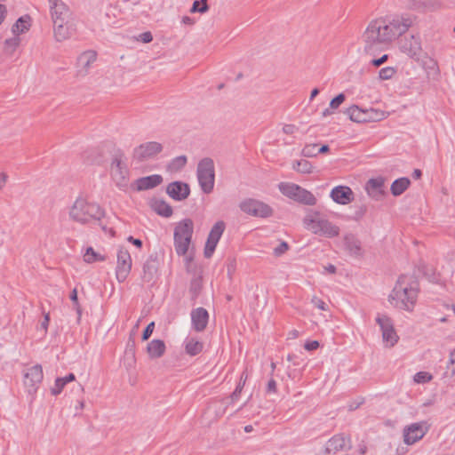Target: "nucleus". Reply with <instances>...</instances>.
Here are the masks:
<instances>
[{"instance_id": "nucleus-1", "label": "nucleus", "mask_w": 455, "mask_h": 455, "mask_svg": "<svg viewBox=\"0 0 455 455\" xmlns=\"http://www.w3.org/2000/svg\"><path fill=\"white\" fill-rule=\"evenodd\" d=\"M410 16H395L392 19L371 20L363 34L364 50L373 53L382 50L390 42L403 35L412 25Z\"/></svg>"}, {"instance_id": "nucleus-60", "label": "nucleus", "mask_w": 455, "mask_h": 455, "mask_svg": "<svg viewBox=\"0 0 455 455\" xmlns=\"http://www.w3.org/2000/svg\"><path fill=\"white\" fill-rule=\"evenodd\" d=\"M127 240L139 248L142 246V241L140 239L134 238L133 236H129L127 238Z\"/></svg>"}, {"instance_id": "nucleus-49", "label": "nucleus", "mask_w": 455, "mask_h": 455, "mask_svg": "<svg viewBox=\"0 0 455 455\" xmlns=\"http://www.w3.org/2000/svg\"><path fill=\"white\" fill-rule=\"evenodd\" d=\"M70 299L75 303V309L78 315L77 320L79 321L82 315V309L77 302V291L74 289L70 294Z\"/></svg>"}, {"instance_id": "nucleus-3", "label": "nucleus", "mask_w": 455, "mask_h": 455, "mask_svg": "<svg viewBox=\"0 0 455 455\" xmlns=\"http://www.w3.org/2000/svg\"><path fill=\"white\" fill-rule=\"evenodd\" d=\"M68 215L72 220L84 225L93 220L99 221L102 230L107 231V227L100 222L105 217V211L97 203L89 202L84 197L79 196L76 199L69 209Z\"/></svg>"}, {"instance_id": "nucleus-53", "label": "nucleus", "mask_w": 455, "mask_h": 455, "mask_svg": "<svg viewBox=\"0 0 455 455\" xmlns=\"http://www.w3.org/2000/svg\"><path fill=\"white\" fill-rule=\"evenodd\" d=\"M50 322V315L49 313L44 314V320L40 323V328L44 331V333H46L48 325Z\"/></svg>"}, {"instance_id": "nucleus-59", "label": "nucleus", "mask_w": 455, "mask_h": 455, "mask_svg": "<svg viewBox=\"0 0 455 455\" xmlns=\"http://www.w3.org/2000/svg\"><path fill=\"white\" fill-rule=\"evenodd\" d=\"M8 180V176L4 172L0 173V190L4 188Z\"/></svg>"}, {"instance_id": "nucleus-34", "label": "nucleus", "mask_w": 455, "mask_h": 455, "mask_svg": "<svg viewBox=\"0 0 455 455\" xmlns=\"http://www.w3.org/2000/svg\"><path fill=\"white\" fill-rule=\"evenodd\" d=\"M29 20L30 18L28 15L19 18L12 28V33L19 36L20 34L28 31L30 27Z\"/></svg>"}, {"instance_id": "nucleus-50", "label": "nucleus", "mask_w": 455, "mask_h": 455, "mask_svg": "<svg viewBox=\"0 0 455 455\" xmlns=\"http://www.w3.org/2000/svg\"><path fill=\"white\" fill-rule=\"evenodd\" d=\"M311 303L320 310L326 311L328 309L326 303L316 296L312 297Z\"/></svg>"}, {"instance_id": "nucleus-28", "label": "nucleus", "mask_w": 455, "mask_h": 455, "mask_svg": "<svg viewBox=\"0 0 455 455\" xmlns=\"http://www.w3.org/2000/svg\"><path fill=\"white\" fill-rule=\"evenodd\" d=\"M346 114L349 119L355 123H366L367 122V109H362L358 106H352L346 110Z\"/></svg>"}, {"instance_id": "nucleus-18", "label": "nucleus", "mask_w": 455, "mask_h": 455, "mask_svg": "<svg viewBox=\"0 0 455 455\" xmlns=\"http://www.w3.org/2000/svg\"><path fill=\"white\" fill-rule=\"evenodd\" d=\"M384 183L385 180L382 177L370 179L365 184V190L368 196L373 200H381L385 194Z\"/></svg>"}, {"instance_id": "nucleus-57", "label": "nucleus", "mask_w": 455, "mask_h": 455, "mask_svg": "<svg viewBox=\"0 0 455 455\" xmlns=\"http://www.w3.org/2000/svg\"><path fill=\"white\" fill-rule=\"evenodd\" d=\"M276 382L275 379H271L267 382V393H275L276 392Z\"/></svg>"}, {"instance_id": "nucleus-20", "label": "nucleus", "mask_w": 455, "mask_h": 455, "mask_svg": "<svg viewBox=\"0 0 455 455\" xmlns=\"http://www.w3.org/2000/svg\"><path fill=\"white\" fill-rule=\"evenodd\" d=\"M331 199L339 204H347L354 200L352 189L346 186H338L331 191Z\"/></svg>"}, {"instance_id": "nucleus-7", "label": "nucleus", "mask_w": 455, "mask_h": 455, "mask_svg": "<svg viewBox=\"0 0 455 455\" xmlns=\"http://www.w3.org/2000/svg\"><path fill=\"white\" fill-rule=\"evenodd\" d=\"M163 150V146L157 141H148L135 147L132 159L136 163H144L155 158Z\"/></svg>"}, {"instance_id": "nucleus-13", "label": "nucleus", "mask_w": 455, "mask_h": 455, "mask_svg": "<svg viewBox=\"0 0 455 455\" xmlns=\"http://www.w3.org/2000/svg\"><path fill=\"white\" fill-rule=\"evenodd\" d=\"M351 439L343 434L335 435L330 438L324 445V453L326 455L336 454L340 451L350 450Z\"/></svg>"}, {"instance_id": "nucleus-14", "label": "nucleus", "mask_w": 455, "mask_h": 455, "mask_svg": "<svg viewBox=\"0 0 455 455\" xmlns=\"http://www.w3.org/2000/svg\"><path fill=\"white\" fill-rule=\"evenodd\" d=\"M226 224L222 220L217 221L212 228L204 247L205 258H211L216 249V246L225 231Z\"/></svg>"}, {"instance_id": "nucleus-63", "label": "nucleus", "mask_w": 455, "mask_h": 455, "mask_svg": "<svg viewBox=\"0 0 455 455\" xmlns=\"http://www.w3.org/2000/svg\"><path fill=\"white\" fill-rule=\"evenodd\" d=\"M324 268L330 274H334L336 272V267L334 265H332V264H329Z\"/></svg>"}, {"instance_id": "nucleus-48", "label": "nucleus", "mask_w": 455, "mask_h": 455, "mask_svg": "<svg viewBox=\"0 0 455 455\" xmlns=\"http://www.w3.org/2000/svg\"><path fill=\"white\" fill-rule=\"evenodd\" d=\"M345 99L344 93H339L331 100L330 108L337 109L345 101Z\"/></svg>"}, {"instance_id": "nucleus-25", "label": "nucleus", "mask_w": 455, "mask_h": 455, "mask_svg": "<svg viewBox=\"0 0 455 455\" xmlns=\"http://www.w3.org/2000/svg\"><path fill=\"white\" fill-rule=\"evenodd\" d=\"M194 224L190 219H185L179 222L174 229V240L182 237H192Z\"/></svg>"}, {"instance_id": "nucleus-19", "label": "nucleus", "mask_w": 455, "mask_h": 455, "mask_svg": "<svg viewBox=\"0 0 455 455\" xmlns=\"http://www.w3.org/2000/svg\"><path fill=\"white\" fill-rule=\"evenodd\" d=\"M166 192L172 199L182 201L189 196L190 188L187 183L174 181L167 186Z\"/></svg>"}, {"instance_id": "nucleus-2", "label": "nucleus", "mask_w": 455, "mask_h": 455, "mask_svg": "<svg viewBox=\"0 0 455 455\" xmlns=\"http://www.w3.org/2000/svg\"><path fill=\"white\" fill-rule=\"evenodd\" d=\"M418 293V281L412 275H402L390 292L388 301L395 308L411 312L416 305Z\"/></svg>"}, {"instance_id": "nucleus-15", "label": "nucleus", "mask_w": 455, "mask_h": 455, "mask_svg": "<svg viewBox=\"0 0 455 455\" xmlns=\"http://www.w3.org/2000/svg\"><path fill=\"white\" fill-rule=\"evenodd\" d=\"M399 48L411 58H418L422 50L419 37L413 35L401 38Z\"/></svg>"}, {"instance_id": "nucleus-37", "label": "nucleus", "mask_w": 455, "mask_h": 455, "mask_svg": "<svg viewBox=\"0 0 455 455\" xmlns=\"http://www.w3.org/2000/svg\"><path fill=\"white\" fill-rule=\"evenodd\" d=\"M187 164V156H180L173 158L171 163L168 164V170L172 172H177L183 169V167Z\"/></svg>"}, {"instance_id": "nucleus-8", "label": "nucleus", "mask_w": 455, "mask_h": 455, "mask_svg": "<svg viewBox=\"0 0 455 455\" xmlns=\"http://www.w3.org/2000/svg\"><path fill=\"white\" fill-rule=\"evenodd\" d=\"M376 323L380 328L385 347H393L398 342L399 337L395 330L392 319L386 315L379 314L376 317Z\"/></svg>"}, {"instance_id": "nucleus-38", "label": "nucleus", "mask_w": 455, "mask_h": 455, "mask_svg": "<svg viewBox=\"0 0 455 455\" xmlns=\"http://www.w3.org/2000/svg\"><path fill=\"white\" fill-rule=\"evenodd\" d=\"M106 258L99 253H97L92 247H88L86 249L85 253L84 254V260L86 263H93L95 261H104Z\"/></svg>"}, {"instance_id": "nucleus-10", "label": "nucleus", "mask_w": 455, "mask_h": 455, "mask_svg": "<svg viewBox=\"0 0 455 455\" xmlns=\"http://www.w3.org/2000/svg\"><path fill=\"white\" fill-rule=\"evenodd\" d=\"M43 379L44 372L40 364L28 368L23 374V384L26 391L34 395L37 392Z\"/></svg>"}, {"instance_id": "nucleus-29", "label": "nucleus", "mask_w": 455, "mask_h": 455, "mask_svg": "<svg viewBox=\"0 0 455 455\" xmlns=\"http://www.w3.org/2000/svg\"><path fill=\"white\" fill-rule=\"evenodd\" d=\"M152 209L159 215L170 217L172 214V209L169 204L161 199H156L151 204Z\"/></svg>"}, {"instance_id": "nucleus-54", "label": "nucleus", "mask_w": 455, "mask_h": 455, "mask_svg": "<svg viewBox=\"0 0 455 455\" xmlns=\"http://www.w3.org/2000/svg\"><path fill=\"white\" fill-rule=\"evenodd\" d=\"M319 347V342L316 340L307 341L304 345L305 349L308 351H312L316 349Z\"/></svg>"}, {"instance_id": "nucleus-36", "label": "nucleus", "mask_w": 455, "mask_h": 455, "mask_svg": "<svg viewBox=\"0 0 455 455\" xmlns=\"http://www.w3.org/2000/svg\"><path fill=\"white\" fill-rule=\"evenodd\" d=\"M192 237H182L174 240V247L178 255H185L191 243Z\"/></svg>"}, {"instance_id": "nucleus-17", "label": "nucleus", "mask_w": 455, "mask_h": 455, "mask_svg": "<svg viewBox=\"0 0 455 455\" xmlns=\"http://www.w3.org/2000/svg\"><path fill=\"white\" fill-rule=\"evenodd\" d=\"M50 3V11L52 21L68 20L70 12L68 7L62 0H48Z\"/></svg>"}, {"instance_id": "nucleus-31", "label": "nucleus", "mask_w": 455, "mask_h": 455, "mask_svg": "<svg viewBox=\"0 0 455 455\" xmlns=\"http://www.w3.org/2000/svg\"><path fill=\"white\" fill-rule=\"evenodd\" d=\"M280 192L285 196L296 200L297 195L300 189L299 185L289 182H281L278 185Z\"/></svg>"}, {"instance_id": "nucleus-43", "label": "nucleus", "mask_w": 455, "mask_h": 455, "mask_svg": "<svg viewBox=\"0 0 455 455\" xmlns=\"http://www.w3.org/2000/svg\"><path fill=\"white\" fill-rule=\"evenodd\" d=\"M432 379H433L432 375L427 371H419L413 377L414 382H416L418 384L427 383V382L431 381Z\"/></svg>"}, {"instance_id": "nucleus-4", "label": "nucleus", "mask_w": 455, "mask_h": 455, "mask_svg": "<svg viewBox=\"0 0 455 455\" xmlns=\"http://www.w3.org/2000/svg\"><path fill=\"white\" fill-rule=\"evenodd\" d=\"M304 228L314 235L333 238L339 235L340 228L332 223L326 214L309 210L303 219Z\"/></svg>"}, {"instance_id": "nucleus-33", "label": "nucleus", "mask_w": 455, "mask_h": 455, "mask_svg": "<svg viewBox=\"0 0 455 455\" xmlns=\"http://www.w3.org/2000/svg\"><path fill=\"white\" fill-rule=\"evenodd\" d=\"M292 169L301 174H310L314 172L315 167L309 161L300 159L293 162Z\"/></svg>"}, {"instance_id": "nucleus-51", "label": "nucleus", "mask_w": 455, "mask_h": 455, "mask_svg": "<svg viewBox=\"0 0 455 455\" xmlns=\"http://www.w3.org/2000/svg\"><path fill=\"white\" fill-rule=\"evenodd\" d=\"M155 329V323L151 322L148 324L142 333V340H148L149 337L152 335Z\"/></svg>"}, {"instance_id": "nucleus-56", "label": "nucleus", "mask_w": 455, "mask_h": 455, "mask_svg": "<svg viewBox=\"0 0 455 455\" xmlns=\"http://www.w3.org/2000/svg\"><path fill=\"white\" fill-rule=\"evenodd\" d=\"M140 40L143 43H150L153 40L152 34L150 32H144L140 35Z\"/></svg>"}, {"instance_id": "nucleus-21", "label": "nucleus", "mask_w": 455, "mask_h": 455, "mask_svg": "<svg viewBox=\"0 0 455 455\" xmlns=\"http://www.w3.org/2000/svg\"><path fill=\"white\" fill-rule=\"evenodd\" d=\"M209 320V314L204 307H197L191 311L192 326L196 331L205 330Z\"/></svg>"}, {"instance_id": "nucleus-64", "label": "nucleus", "mask_w": 455, "mask_h": 455, "mask_svg": "<svg viewBox=\"0 0 455 455\" xmlns=\"http://www.w3.org/2000/svg\"><path fill=\"white\" fill-rule=\"evenodd\" d=\"M329 151L328 145H323L321 148H317L318 154L327 153Z\"/></svg>"}, {"instance_id": "nucleus-61", "label": "nucleus", "mask_w": 455, "mask_h": 455, "mask_svg": "<svg viewBox=\"0 0 455 455\" xmlns=\"http://www.w3.org/2000/svg\"><path fill=\"white\" fill-rule=\"evenodd\" d=\"M6 14V7L4 4H0V24L4 21Z\"/></svg>"}, {"instance_id": "nucleus-35", "label": "nucleus", "mask_w": 455, "mask_h": 455, "mask_svg": "<svg viewBox=\"0 0 455 455\" xmlns=\"http://www.w3.org/2000/svg\"><path fill=\"white\" fill-rule=\"evenodd\" d=\"M295 201H298L307 205H315L316 204V198L315 197V196L311 192L307 191V189L301 187Z\"/></svg>"}, {"instance_id": "nucleus-16", "label": "nucleus", "mask_w": 455, "mask_h": 455, "mask_svg": "<svg viewBox=\"0 0 455 455\" xmlns=\"http://www.w3.org/2000/svg\"><path fill=\"white\" fill-rule=\"evenodd\" d=\"M96 60L97 53L94 51H86L81 53L76 61V76H86Z\"/></svg>"}, {"instance_id": "nucleus-52", "label": "nucleus", "mask_w": 455, "mask_h": 455, "mask_svg": "<svg viewBox=\"0 0 455 455\" xmlns=\"http://www.w3.org/2000/svg\"><path fill=\"white\" fill-rule=\"evenodd\" d=\"M288 243L286 242H282L277 247L274 249V254L277 257L281 256L288 250Z\"/></svg>"}, {"instance_id": "nucleus-41", "label": "nucleus", "mask_w": 455, "mask_h": 455, "mask_svg": "<svg viewBox=\"0 0 455 455\" xmlns=\"http://www.w3.org/2000/svg\"><path fill=\"white\" fill-rule=\"evenodd\" d=\"M20 43V39L18 36L15 35L14 37L6 39L4 41V50L9 54H12L14 51L17 49Z\"/></svg>"}, {"instance_id": "nucleus-12", "label": "nucleus", "mask_w": 455, "mask_h": 455, "mask_svg": "<svg viewBox=\"0 0 455 455\" xmlns=\"http://www.w3.org/2000/svg\"><path fill=\"white\" fill-rule=\"evenodd\" d=\"M132 261L130 252L124 248H120L117 251L116 267V276L119 283H123L127 279L132 270Z\"/></svg>"}, {"instance_id": "nucleus-22", "label": "nucleus", "mask_w": 455, "mask_h": 455, "mask_svg": "<svg viewBox=\"0 0 455 455\" xmlns=\"http://www.w3.org/2000/svg\"><path fill=\"white\" fill-rule=\"evenodd\" d=\"M159 263L156 255H150L143 264L141 278L144 282H151L156 275Z\"/></svg>"}, {"instance_id": "nucleus-40", "label": "nucleus", "mask_w": 455, "mask_h": 455, "mask_svg": "<svg viewBox=\"0 0 455 455\" xmlns=\"http://www.w3.org/2000/svg\"><path fill=\"white\" fill-rule=\"evenodd\" d=\"M367 122H377L383 120L387 117L386 112L382 110H377L374 108H369L367 109Z\"/></svg>"}, {"instance_id": "nucleus-46", "label": "nucleus", "mask_w": 455, "mask_h": 455, "mask_svg": "<svg viewBox=\"0 0 455 455\" xmlns=\"http://www.w3.org/2000/svg\"><path fill=\"white\" fill-rule=\"evenodd\" d=\"M447 370L448 371L445 372V375L449 373V371L451 377L455 375V349L450 353L449 361L447 363Z\"/></svg>"}, {"instance_id": "nucleus-26", "label": "nucleus", "mask_w": 455, "mask_h": 455, "mask_svg": "<svg viewBox=\"0 0 455 455\" xmlns=\"http://www.w3.org/2000/svg\"><path fill=\"white\" fill-rule=\"evenodd\" d=\"M165 344L161 339H153L147 346V352L151 359L160 358L165 352Z\"/></svg>"}, {"instance_id": "nucleus-44", "label": "nucleus", "mask_w": 455, "mask_h": 455, "mask_svg": "<svg viewBox=\"0 0 455 455\" xmlns=\"http://www.w3.org/2000/svg\"><path fill=\"white\" fill-rule=\"evenodd\" d=\"M207 10L208 4L206 0L195 1L191 8V12L204 13Z\"/></svg>"}, {"instance_id": "nucleus-47", "label": "nucleus", "mask_w": 455, "mask_h": 455, "mask_svg": "<svg viewBox=\"0 0 455 455\" xmlns=\"http://www.w3.org/2000/svg\"><path fill=\"white\" fill-rule=\"evenodd\" d=\"M395 73V70L392 67L383 68L379 72V76L381 80L390 79Z\"/></svg>"}, {"instance_id": "nucleus-27", "label": "nucleus", "mask_w": 455, "mask_h": 455, "mask_svg": "<svg viewBox=\"0 0 455 455\" xmlns=\"http://www.w3.org/2000/svg\"><path fill=\"white\" fill-rule=\"evenodd\" d=\"M346 249L351 255L361 256L363 253L361 242L353 234H347L344 236Z\"/></svg>"}, {"instance_id": "nucleus-62", "label": "nucleus", "mask_w": 455, "mask_h": 455, "mask_svg": "<svg viewBox=\"0 0 455 455\" xmlns=\"http://www.w3.org/2000/svg\"><path fill=\"white\" fill-rule=\"evenodd\" d=\"M66 385L76 379V376L73 373H69L66 377L61 378Z\"/></svg>"}, {"instance_id": "nucleus-30", "label": "nucleus", "mask_w": 455, "mask_h": 455, "mask_svg": "<svg viewBox=\"0 0 455 455\" xmlns=\"http://www.w3.org/2000/svg\"><path fill=\"white\" fill-rule=\"evenodd\" d=\"M184 344L186 353L191 356L200 354L204 348V344L194 338L186 339Z\"/></svg>"}, {"instance_id": "nucleus-42", "label": "nucleus", "mask_w": 455, "mask_h": 455, "mask_svg": "<svg viewBox=\"0 0 455 455\" xmlns=\"http://www.w3.org/2000/svg\"><path fill=\"white\" fill-rule=\"evenodd\" d=\"M318 145L316 143L307 144L301 151V155L305 157H315L318 155Z\"/></svg>"}, {"instance_id": "nucleus-23", "label": "nucleus", "mask_w": 455, "mask_h": 455, "mask_svg": "<svg viewBox=\"0 0 455 455\" xmlns=\"http://www.w3.org/2000/svg\"><path fill=\"white\" fill-rule=\"evenodd\" d=\"M53 26V36L56 41L63 42L68 40L72 36V28L68 25V20L63 21L59 20L52 22Z\"/></svg>"}, {"instance_id": "nucleus-45", "label": "nucleus", "mask_w": 455, "mask_h": 455, "mask_svg": "<svg viewBox=\"0 0 455 455\" xmlns=\"http://www.w3.org/2000/svg\"><path fill=\"white\" fill-rule=\"evenodd\" d=\"M66 386V383H64L63 379L61 378H57L55 379L53 387L51 388V393L52 395H60L64 387Z\"/></svg>"}, {"instance_id": "nucleus-6", "label": "nucleus", "mask_w": 455, "mask_h": 455, "mask_svg": "<svg viewBox=\"0 0 455 455\" xmlns=\"http://www.w3.org/2000/svg\"><path fill=\"white\" fill-rule=\"evenodd\" d=\"M196 176L202 191L204 194L212 193L215 184V166L212 158L204 157L199 161Z\"/></svg>"}, {"instance_id": "nucleus-58", "label": "nucleus", "mask_w": 455, "mask_h": 455, "mask_svg": "<svg viewBox=\"0 0 455 455\" xmlns=\"http://www.w3.org/2000/svg\"><path fill=\"white\" fill-rule=\"evenodd\" d=\"M387 60V55L385 54L383 55L381 58L379 59H375V60H372L371 63L373 66L375 67H379L380 65H382L386 60Z\"/></svg>"}, {"instance_id": "nucleus-11", "label": "nucleus", "mask_w": 455, "mask_h": 455, "mask_svg": "<svg viewBox=\"0 0 455 455\" xmlns=\"http://www.w3.org/2000/svg\"><path fill=\"white\" fill-rule=\"evenodd\" d=\"M239 207L244 213L254 217L267 218L273 214V209L268 204L255 199H246L241 202Z\"/></svg>"}, {"instance_id": "nucleus-24", "label": "nucleus", "mask_w": 455, "mask_h": 455, "mask_svg": "<svg viewBox=\"0 0 455 455\" xmlns=\"http://www.w3.org/2000/svg\"><path fill=\"white\" fill-rule=\"evenodd\" d=\"M163 182L161 175L153 174L147 177L140 178L136 180V189L138 191L147 190L160 185Z\"/></svg>"}, {"instance_id": "nucleus-9", "label": "nucleus", "mask_w": 455, "mask_h": 455, "mask_svg": "<svg viewBox=\"0 0 455 455\" xmlns=\"http://www.w3.org/2000/svg\"><path fill=\"white\" fill-rule=\"evenodd\" d=\"M429 430L427 421H419L407 425L403 429V440L407 445H412L420 441Z\"/></svg>"}, {"instance_id": "nucleus-5", "label": "nucleus", "mask_w": 455, "mask_h": 455, "mask_svg": "<svg viewBox=\"0 0 455 455\" xmlns=\"http://www.w3.org/2000/svg\"><path fill=\"white\" fill-rule=\"evenodd\" d=\"M111 180L120 190H126L130 182V171L124 154L121 151L115 153L109 166Z\"/></svg>"}, {"instance_id": "nucleus-55", "label": "nucleus", "mask_w": 455, "mask_h": 455, "mask_svg": "<svg viewBox=\"0 0 455 455\" xmlns=\"http://www.w3.org/2000/svg\"><path fill=\"white\" fill-rule=\"evenodd\" d=\"M298 128L294 124H284L283 127V132L285 134H293Z\"/></svg>"}, {"instance_id": "nucleus-32", "label": "nucleus", "mask_w": 455, "mask_h": 455, "mask_svg": "<svg viewBox=\"0 0 455 455\" xmlns=\"http://www.w3.org/2000/svg\"><path fill=\"white\" fill-rule=\"evenodd\" d=\"M411 180L408 178H400L395 180L390 188L391 193L395 196L402 195L410 186Z\"/></svg>"}, {"instance_id": "nucleus-39", "label": "nucleus", "mask_w": 455, "mask_h": 455, "mask_svg": "<svg viewBox=\"0 0 455 455\" xmlns=\"http://www.w3.org/2000/svg\"><path fill=\"white\" fill-rule=\"evenodd\" d=\"M246 380H247V375L245 374V372H243L241 375L239 383L236 386L235 391L229 396L230 403H235L239 399Z\"/></svg>"}]
</instances>
